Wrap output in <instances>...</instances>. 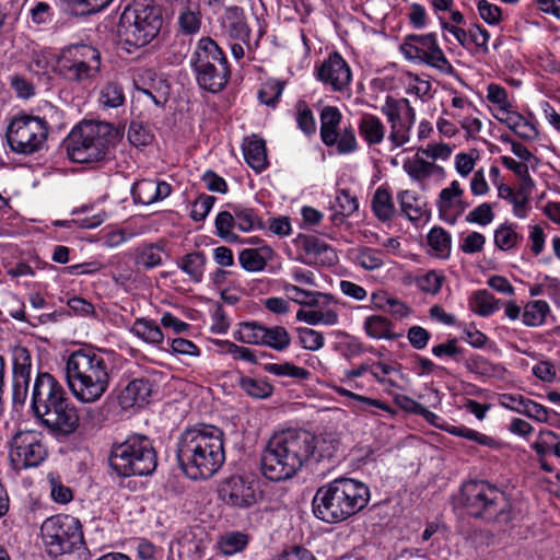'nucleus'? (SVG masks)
<instances>
[{"instance_id":"obj_41","label":"nucleus","mask_w":560,"mask_h":560,"mask_svg":"<svg viewBox=\"0 0 560 560\" xmlns=\"http://www.w3.org/2000/svg\"><path fill=\"white\" fill-rule=\"evenodd\" d=\"M464 365L469 372L488 377L499 376L504 371L500 364L492 363L479 354L467 358Z\"/></svg>"},{"instance_id":"obj_6","label":"nucleus","mask_w":560,"mask_h":560,"mask_svg":"<svg viewBox=\"0 0 560 560\" xmlns=\"http://www.w3.org/2000/svg\"><path fill=\"white\" fill-rule=\"evenodd\" d=\"M162 25V10L154 0H133L120 14L117 34L125 45L140 48L158 36Z\"/></svg>"},{"instance_id":"obj_59","label":"nucleus","mask_w":560,"mask_h":560,"mask_svg":"<svg viewBox=\"0 0 560 560\" xmlns=\"http://www.w3.org/2000/svg\"><path fill=\"white\" fill-rule=\"evenodd\" d=\"M283 92V83L280 81H268L258 91L259 101L270 107H275Z\"/></svg>"},{"instance_id":"obj_3","label":"nucleus","mask_w":560,"mask_h":560,"mask_svg":"<svg viewBox=\"0 0 560 560\" xmlns=\"http://www.w3.org/2000/svg\"><path fill=\"white\" fill-rule=\"evenodd\" d=\"M370 500V490L352 478H337L319 487L313 498L314 515L328 524L340 523L363 510Z\"/></svg>"},{"instance_id":"obj_12","label":"nucleus","mask_w":560,"mask_h":560,"mask_svg":"<svg viewBox=\"0 0 560 560\" xmlns=\"http://www.w3.org/2000/svg\"><path fill=\"white\" fill-rule=\"evenodd\" d=\"M48 136V124L38 116L20 115L8 127L7 138L10 148L21 154L38 151Z\"/></svg>"},{"instance_id":"obj_50","label":"nucleus","mask_w":560,"mask_h":560,"mask_svg":"<svg viewBox=\"0 0 560 560\" xmlns=\"http://www.w3.org/2000/svg\"><path fill=\"white\" fill-rule=\"evenodd\" d=\"M337 210L332 215V221H342V218L350 217L358 208L359 202L355 196H352L348 189H341L336 197Z\"/></svg>"},{"instance_id":"obj_31","label":"nucleus","mask_w":560,"mask_h":560,"mask_svg":"<svg viewBox=\"0 0 560 560\" xmlns=\"http://www.w3.org/2000/svg\"><path fill=\"white\" fill-rule=\"evenodd\" d=\"M372 211L374 215L382 222L392 221L395 217L396 209L389 189L385 186H380L371 201Z\"/></svg>"},{"instance_id":"obj_30","label":"nucleus","mask_w":560,"mask_h":560,"mask_svg":"<svg viewBox=\"0 0 560 560\" xmlns=\"http://www.w3.org/2000/svg\"><path fill=\"white\" fill-rule=\"evenodd\" d=\"M417 154L412 159H408L404 162V171L416 182H423L428 179L434 173L443 174L444 168L432 162L425 161L423 158Z\"/></svg>"},{"instance_id":"obj_11","label":"nucleus","mask_w":560,"mask_h":560,"mask_svg":"<svg viewBox=\"0 0 560 560\" xmlns=\"http://www.w3.org/2000/svg\"><path fill=\"white\" fill-rule=\"evenodd\" d=\"M58 72L67 80L86 84L100 72V52L86 45L63 49L56 61Z\"/></svg>"},{"instance_id":"obj_42","label":"nucleus","mask_w":560,"mask_h":560,"mask_svg":"<svg viewBox=\"0 0 560 560\" xmlns=\"http://www.w3.org/2000/svg\"><path fill=\"white\" fill-rule=\"evenodd\" d=\"M238 384L248 396L256 399H266L273 393V386L264 378L241 376Z\"/></svg>"},{"instance_id":"obj_49","label":"nucleus","mask_w":560,"mask_h":560,"mask_svg":"<svg viewBox=\"0 0 560 560\" xmlns=\"http://www.w3.org/2000/svg\"><path fill=\"white\" fill-rule=\"evenodd\" d=\"M237 226L234 212L221 211L215 218L217 234L228 243L238 241V235L232 230Z\"/></svg>"},{"instance_id":"obj_7","label":"nucleus","mask_w":560,"mask_h":560,"mask_svg":"<svg viewBox=\"0 0 560 560\" xmlns=\"http://www.w3.org/2000/svg\"><path fill=\"white\" fill-rule=\"evenodd\" d=\"M198 85L210 93L221 92L231 78V69L222 48L210 37H202L190 57Z\"/></svg>"},{"instance_id":"obj_54","label":"nucleus","mask_w":560,"mask_h":560,"mask_svg":"<svg viewBox=\"0 0 560 560\" xmlns=\"http://www.w3.org/2000/svg\"><path fill=\"white\" fill-rule=\"evenodd\" d=\"M131 194L135 202L142 205H151L155 202V180L142 179L137 182L131 188Z\"/></svg>"},{"instance_id":"obj_14","label":"nucleus","mask_w":560,"mask_h":560,"mask_svg":"<svg viewBox=\"0 0 560 560\" xmlns=\"http://www.w3.org/2000/svg\"><path fill=\"white\" fill-rule=\"evenodd\" d=\"M235 338L244 343L264 345L276 351H283L291 343V337L284 327H267L258 322L242 323Z\"/></svg>"},{"instance_id":"obj_28","label":"nucleus","mask_w":560,"mask_h":560,"mask_svg":"<svg viewBox=\"0 0 560 560\" xmlns=\"http://www.w3.org/2000/svg\"><path fill=\"white\" fill-rule=\"evenodd\" d=\"M342 115L335 106H325L320 112V139L327 147H334Z\"/></svg>"},{"instance_id":"obj_58","label":"nucleus","mask_w":560,"mask_h":560,"mask_svg":"<svg viewBox=\"0 0 560 560\" xmlns=\"http://www.w3.org/2000/svg\"><path fill=\"white\" fill-rule=\"evenodd\" d=\"M428 243L441 255H448L451 249V234L443 228L435 226L428 234Z\"/></svg>"},{"instance_id":"obj_37","label":"nucleus","mask_w":560,"mask_h":560,"mask_svg":"<svg viewBox=\"0 0 560 560\" xmlns=\"http://www.w3.org/2000/svg\"><path fill=\"white\" fill-rule=\"evenodd\" d=\"M130 331L145 342L159 345L163 342L164 335L154 320L138 318Z\"/></svg>"},{"instance_id":"obj_13","label":"nucleus","mask_w":560,"mask_h":560,"mask_svg":"<svg viewBox=\"0 0 560 560\" xmlns=\"http://www.w3.org/2000/svg\"><path fill=\"white\" fill-rule=\"evenodd\" d=\"M36 419L57 439L72 435L80 424V416L69 396L36 416Z\"/></svg>"},{"instance_id":"obj_21","label":"nucleus","mask_w":560,"mask_h":560,"mask_svg":"<svg viewBox=\"0 0 560 560\" xmlns=\"http://www.w3.org/2000/svg\"><path fill=\"white\" fill-rule=\"evenodd\" d=\"M381 112L386 116L390 125L389 141L395 148L402 147L409 141V133L412 127L410 121L402 120L396 98L387 96L385 104L381 107Z\"/></svg>"},{"instance_id":"obj_63","label":"nucleus","mask_w":560,"mask_h":560,"mask_svg":"<svg viewBox=\"0 0 560 560\" xmlns=\"http://www.w3.org/2000/svg\"><path fill=\"white\" fill-rule=\"evenodd\" d=\"M487 100L492 104L499 105L500 113L512 107V104L509 102L508 91L495 83H490L488 85Z\"/></svg>"},{"instance_id":"obj_39","label":"nucleus","mask_w":560,"mask_h":560,"mask_svg":"<svg viewBox=\"0 0 560 560\" xmlns=\"http://www.w3.org/2000/svg\"><path fill=\"white\" fill-rule=\"evenodd\" d=\"M249 537L243 532H228L220 536L218 548L225 556L242 552L248 545Z\"/></svg>"},{"instance_id":"obj_25","label":"nucleus","mask_w":560,"mask_h":560,"mask_svg":"<svg viewBox=\"0 0 560 560\" xmlns=\"http://www.w3.org/2000/svg\"><path fill=\"white\" fill-rule=\"evenodd\" d=\"M358 130L369 147L380 144L385 139L386 128L381 118L373 114H362Z\"/></svg>"},{"instance_id":"obj_20","label":"nucleus","mask_w":560,"mask_h":560,"mask_svg":"<svg viewBox=\"0 0 560 560\" xmlns=\"http://www.w3.org/2000/svg\"><path fill=\"white\" fill-rule=\"evenodd\" d=\"M316 77L334 91H342L351 81V70L338 52H332L318 67Z\"/></svg>"},{"instance_id":"obj_22","label":"nucleus","mask_w":560,"mask_h":560,"mask_svg":"<svg viewBox=\"0 0 560 560\" xmlns=\"http://www.w3.org/2000/svg\"><path fill=\"white\" fill-rule=\"evenodd\" d=\"M152 393L153 384L149 378H135L120 390L118 404L122 409L142 408L149 404Z\"/></svg>"},{"instance_id":"obj_51","label":"nucleus","mask_w":560,"mask_h":560,"mask_svg":"<svg viewBox=\"0 0 560 560\" xmlns=\"http://www.w3.org/2000/svg\"><path fill=\"white\" fill-rule=\"evenodd\" d=\"M233 212L235 214L237 228L242 232H249L256 228H262L261 219L253 209L244 208L242 206H234Z\"/></svg>"},{"instance_id":"obj_56","label":"nucleus","mask_w":560,"mask_h":560,"mask_svg":"<svg viewBox=\"0 0 560 560\" xmlns=\"http://www.w3.org/2000/svg\"><path fill=\"white\" fill-rule=\"evenodd\" d=\"M443 431L455 436H460L466 440L474 441L480 445H491L493 443V440L490 436L479 433L465 425H453L447 423V425L443 427Z\"/></svg>"},{"instance_id":"obj_26","label":"nucleus","mask_w":560,"mask_h":560,"mask_svg":"<svg viewBox=\"0 0 560 560\" xmlns=\"http://www.w3.org/2000/svg\"><path fill=\"white\" fill-rule=\"evenodd\" d=\"M464 190L457 180H453L450 187L443 188L439 195L438 208L441 219L451 222L456 221V215H453L456 203H459V198L463 197Z\"/></svg>"},{"instance_id":"obj_52","label":"nucleus","mask_w":560,"mask_h":560,"mask_svg":"<svg viewBox=\"0 0 560 560\" xmlns=\"http://www.w3.org/2000/svg\"><path fill=\"white\" fill-rule=\"evenodd\" d=\"M262 369L264 371L277 376H289L298 380H307L310 376V372L306 369L296 366L289 362L283 364L265 363Z\"/></svg>"},{"instance_id":"obj_46","label":"nucleus","mask_w":560,"mask_h":560,"mask_svg":"<svg viewBox=\"0 0 560 560\" xmlns=\"http://www.w3.org/2000/svg\"><path fill=\"white\" fill-rule=\"evenodd\" d=\"M206 256L201 252H194L183 257L180 269L186 272L191 280L200 282L203 275Z\"/></svg>"},{"instance_id":"obj_40","label":"nucleus","mask_w":560,"mask_h":560,"mask_svg":"<svg viewBox=\"0 0 560 560\" xmlns=\"http://www.w3.org/2000/svg\"><path fill=\"white\" fill-rule=\"evenodd\" d=\"M429 47L425 49V56H421L418 61L427 63L443 73L453 74L455 69L439 46L438 39Z\"/></svg>"},{"instance_id":"obj_8","label":"nucleus","mask_w":560,"mask_h":560,"mask_svg":"<svg viewBox=\"0 0 560 560\" xmlns=\"http://www.w3.org/2000/svg\"><path fill=\"white\" fill-rule=\"evenodd\" d=\"M109 465L121 477L152 475L158 466L152 441L141 434L128 436L124 442L113 445Z\"/></svg>"},{"instance_id":"obj_38","label":"nucleus","mask_w":560,"mask_h":560,"mask_svg":"<svg viewBox=\"0 0 560 560\" xmlns=\"http://www.w3.org/2000/svg\"><path fill=\"white\" fill-rule=\"evenodd\" d=\"M501 301L489 291L478 290L470 299L471 310L482 317H488L500 308Z\"/></svg>"},{"instance_id":"obj_1","label":"nucleus","mask_w":560,"mask_h":560,"mask_svg":"<svg viewBox=\"0 0 560 560\" xmlns=\"http://www.w3.org/2000/svg\"><path fill=\"white\" fill-rule=\"evenodd\" d=\"M223 432L213 425L185 430L177 442V459L192 480L212 477L225 462Z\"/></svg>"},{"instance_id":"obj_57","label":"nucleus","mask_w":560,"mask_h":560,"mask_svg":"<svg viewBox=\"0 0 560 560\" xmlns=\"http://www.w3.org/2000/svg\"><path fill=\"white\" fill-rule=\"evenodd\" d=\"M295 109L299 128L307 136L313 135L316 131V121L306 102L299 101Z\"/></svg>"},{"instance_id":"obj_15","label":"nucleus","mask_w":560,"mask_h":560,"mask_svg":"<svg viewBox=\"0 0 560 560\" xmlns=\"http://www.w3.org/2000/svg\"><path fill=\"white\" fill-rule=\"evenodd\" d=\"M68 397L63 386L48 372H39L33 384L31 395V407L34 416L48 411L51 406L57 405Z\"/></svg>"},{"instance_id":"obj_62","label":"nucleus","mask_w":560,"mask_h":560,"mask_svg":"<svg viewBox=\"0 0 560 560\" xmlns=\"http://www.w3.org/2000/svg\"><path fill=\"white\" fill-rule=\"evenodd\" d=\"M457 342L456 338H451L446 342L434 346L432 353L438 358L447 357L456 362H460L463 361L464 350L457 346Z\"/></svg>"},{"instance_id":"obj_35","label":"nucleus","mask_w":560,"mask_h":560,"mask_svg":"<svg viewBox=\"0 0 560 560\" xmlns=\"http://www.w3.org/2000/svg\"><path fill=\"white\" fill-rule=\"evenodd\" d=\"M300 242L305 254L313 256L314 259H320L322 262L327 264L336 259L334 249L316 236H302Z\"/></svg>"},{"instance_id":"obj_55","label":"nucleus","mask_w":560,"mask_h":560,"mask_svg":"<svg viewBox=\"0 0 560 560\" xmlns=\"http://www.w3.org/2000/svg\"><path fill=\"white\" fill-rule=\"evenodd\" d=\"M339 446V441L331 434L316 436L314 457L312 460L319 462L324 458H331Z\"/></svg>"},{"instance_id":"obj_33","label":"nucleus","mask_w":560,"mask_h":560,"mask_svg":"<svg viewBox=\"0 0 560 560\" xmlns=\"http://www.w3.org/2000/svg\"><path fill=\"white\" fill-rule=\"evenodd\" d=\"M272 250L265 246L261 248H245L240 253L241 266L250 272H258L265 269L267 260L271 257Z\"/></svg>"},{"instance_id":"obj_10","label":"nucleus","mask_w":560,"mask_h":560,"mask_svg":"<svg viewBox=\"0 0 560 560\" xmlns=\"http://www.w3.org/2000/svg\"><path fill=\"white\" fill-rule=\"evenodd\" d=\"M40 536L46 552L52 558L85 548L82 524L69 514L46 518L40 526Z\"/></svg>"},{"instance_id":"obj_53","label":"nucleus","mask_w":560,"mask_h":560,"mask_svg":"<svg viewBox=\"0 0 560 560\" xmlns=\"http://www.w3.org/2000/svg\"><path fill=\"white\" fill-rule=\"evenodd\" d=\"M354 260L366 270L377 269L384 264L382 250L371 247L359 248Z\"/></svg>"},{"instance_id":"obj_16","label":"nucleus","mask_w":560,"mask_h":560,"mask_svg":"<svg viewBox=\"0 0 560 560\" xmlns=\"http://www.w3.org/2000/svg\"><path fill=\"white\" fill-rule=\"evenodd\" d=\"M9 456L15 467H35L44 460L46 448L35 432H18L11 441Z\"/></svg>"},{"instance_id":"obj_64","label":"nucleus","mask_w":560,"mask_h":560,"mask_svg":"<svg viewBox=\"0 0 560 560\" xmlns=\"http://www.w3.org/2000/svg\"><path fill=\"white\" fill-rule=\"evenodd\" d=\"M10 86L20 98L27 100L35 95V86L21 74H12L9 78Z\"/></svg>"},{"instance_id":"obj_17","label":"nucleus","mask_w":560,"mask_h":560,"mask_svg":"<svg viewBox=\"0 0 560 560\" xmlns=\"http://www.w3.org/2000/svg\"><path fill=\"white\" fill-rule=\"evenodd\" d=\"M12 360V401L13 405H24L28 395L32 355L27 348L15 346L11 350Z\"/></svg>"},{"instance_id":"obj_29","label":"nucleus","mask_w":560,"mask_h":560,"mask_svg":"<svg viewBox=\"0 0 560 560\" xmlns=\"http://www.w3.org/2000/svg\"><path fill=\"white\" fill-rule=\"evenodd\" d=\"M224 18L229 35L233 39L247 43L250 37V28L246 23L244 10L237 5L229 7L225 10Z\"/></svg>"},{"instance_id":"obj_44","label":"nucleus","mask_w":560,"mask_h":560,"mask_svg":"<svg viewBox=\"0 0 560 560\" xmlns=\"http://www.w3.org/2000/svg\"><path fill=\"white\" fill-rule=\"evenodd\" d=\"M401 212L411 222L419 221L425 213V210L419 203L418 198L409 190H402L397 196Z\"/></svg>"},{"instance_id":"obj_34","label":"nucleus","mask_w":560,"mask_h":560,"mask_svg":"<svg viewBox=\"0 0 560 560\" xmlns=\"http://www.w3.org/2000/svg\"><path fill=\"white\" fill-rule=\"evenodd\" d=\"M393 324L386 317L372 315L364 320V330L371 338L395 340L401 335L392 331Z\"/></svg>"},{"instance_id":"obj_36","label":"nucleus","mask_w":560,"mask_h":560,"mask_svg":"<svg viewBox=\"0 0 560 560\" xmlns=\"http://www.w3.org/2000/svg\"><path fill=\"white\" fill-rule=\"evenodd\" d=\"M244 158L247 164L257 172L267 166V150L262 139L254 138L244 147Z\"/></svg>"},{"instance_id":"obj_48","label":"nucleus","mask_w":560,"mask_h":560,"mask_svg":"<svg viewBox=\"0 0 560 560\" xmlns=\"http://www.w3.org/2000/svg\"><path fill=\"white\" fill-rule=\"evenodd\" d=\"M162 247L156 244H145L136 250V264L145 269H151L162 264Z\"/></svg>"},{"instance_id":"obj_5","label":"nucleus","mask_w":560,"mask_h":560,"mask_svg":"<svg viewBox=\"0 0 560 560\" xmlns=\"http://www.w3.org/2000/svg\"><path fill=\"white\" fill-rule=\"evenodd\" d=\"M458 501L474 518L501 526L512 521L511 503L504 492L487 481L470 480L463 483Z\"/></svg>"},{"instance_id":"obj_45","label":"nucleus","mask_w":560,"mask_h":560,"mask_svg":"<svg viewBox=\"0 0 560 560\" xmlns=\"http://www.w3.org/2000/svg\"><path fill=\"white\" fill-rule=\"evenodd\" d=\"M549 311L550 308L546 301H532L525 306L523 323L529 327L540 326L545 323L546 315Z\"/></svg>"},{"instance_id":"obj_9","label":"nucleus","mask_w":560,"mask_h":560,"mask_svg":"<svg viewBox=\"0 0 560 560\" xmlns=\"http://www.w3.org/2000/svg\"><path fill=\"white\" fill-rule=\"evenodd\" d=\"M116 136V130L106 122H84L75 127L66 140L69 158L77 163H93L104 159Z\"/></svg>"},{"instance_id":"obj_32","label":"nucleus","mask_w":560,"mask_h":560,"mask_svg":"<svg viewBox=\"0 0 560 560\" xmlns=\"http://www.w3.org/2000/svg\"><path fill=\"white\" fill-rule=\"evenodd\" d=\"M436 39L435 33L410 34L406 36L400 49L407 59L418 61L421 56H425V49L430 48L429 45H432Z\"/></svg>"},{"instance_id":"obj_47","label":"nucleus","mask_w":560,"mask_h":560,"mask_svg":"<svg viewBox=\"0 0 560 560\" xmlns=\"http://www.w3.org/2000/svg\"><path fill=\"white\" fill-rule=\"evenodd\" d=\"M523 240L513 224H502L494 231V244L501 250H510Z\"/></svg>"},{"instance_id":"obj_61","label":"nucleus","mask_w":560,"mask_h":560,"mask_svg":"<svg viewBox=\"0 0 560 560\" xmlns=\"http://www.w3.org/2000/svg\"><path fill=\"white\" fill-rule=\"evenodd\" d=\"M337 152L339 154L352 153L358 149V141L355 138L354 129L349 125L345 127L341 132L337 133V141L335 142Z\"/></svg>"},{"instance_id":"obj_2","label":"nucleus","mask_w":560,"mask_h":560,"mask_svg":"<svg viewBox=\"0 0 560 560\" xmlns=\"http://www.w3.org/2000/svg\"><path fill=\"white\" fill-rule=\"evenodd\" d=\"M316 436L306 430L288 429L275 433L261 454V472L272 481L292 478L312 462Z\"/></svg>"},{"instance_id":"obj_18","label":"nucleus","mask_w":560,"mask_h":560,"mask_svg":"<svg viewBox=\"0 0 560 560\" xmlns=\"http://www.w3.org/2000/svg\"><path fill=\"white\" fill-rule=\"evenodd\" d=\"M218 493L222 502L234 509H248L257 502L253 482L242 476L224 479Z\"/></svg>"},{"instance_id":"obj_23","label":"nucleus","mask_w":560,"mask_h":560,"mask_svg":"<svg viewBox=\"0 0 560 560\" xmlns=\"http://www.w3.org/2000/svg\"><path fill=\"white\" fill-rule=\"evenodd\" d=\"M282 289L291 301L301 305L322 307L328 306L334 302V298L330 294L307 291L291 283H283Z\"/></svg>"},{"instance_id":"obj_4","label":"nucleus","mask_w":560,"mask_h":560,"mask_svg":"<svg viewBox=\"0 0 560 560\" xmlns=\"http://www.w3.org/2000/svg\"><path fill=\"white\" fill-rule=\"evenodd\" d=\"M65 374L72 395L84 404L101 399L109 385L108 363L103 354L80 349L66 362Z\"/></svg>"},{"instance_id":"obj_24","label":"nucleus","mask_w":560,"mask_h":560,"mask_svg":"<svg viewBox=\"0 0 560 560\" xmlns=\"http://www.w3.org/2000/svg\"><path fill=\"white\" fill-rule=\"evenodd\" d=\"M502 115H494V118L502 124H505L516 136L523 140H535L538 137L537 128L524 118L517 112L503 110Z\"/></svg>"},{"instance_id":"obj_60","label":"nucleus","mask_w":560,"mask_h":560,"mask_svg":"<svg viewBox=\"0 0 560 560\" xmlns=\"http://www.w3.org/2000/svg\"><path fill=\"white\" fill-rule=\"evenodd\" d=\"M299 340L302 347L310 351H317L324 346L322 332L307 327L298 328Z\"/></svg>"},{"instance_id":"obj_43","label":"nucleus","mask_w":560,"mask_h":560,"mask_svg":"<svg viewBox=\"0 0 560 560\" xmlns=\"http://www.w3.org/2000/svg\"><path fill=\"white\" fill-rule=\"evenodd\" d=\"M100 104L104 108H117L125 103L122 86L114 81L107 82L100 92Z\"/></svg>"},{"instance_id":"obj_19","label":"nucleus","mask_w":560,"mask_h":560,"mask_svg":"<svg viewBox=\"0 0 560 560\" xmlns=\"http://www.w3.org/2000/svg\"><path fill=\"white\" fill-rule=\"evenodd\" d=\"M207 544L202 530H185L171 542L168 560H202Z\"/></svg>"},{"instance_id":"obj_27","label":"nucleus","mask_w":560,"mask_h":560,"mask_svg":"<svg viewBox=\"0 0 560 560\" xmlns=\"http://www.w3.org/2000/svg\"><path fill=\"white\" fill-rule=\"evenodd\" d=\"M178 24L184 34L190 35L199 31L201 14L198 0H178Z\"/></svg>"}]
</instances>
